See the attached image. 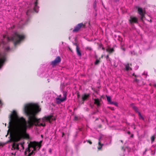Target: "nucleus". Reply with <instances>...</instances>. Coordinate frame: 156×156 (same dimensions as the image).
<instances>
[{
  "instance_id": "nucleus-1",
  "label": "nucleus",
  "mask_w": 156,
  "mask_h": 156,
  "mask_svg": "<svg viewBox=\"0 0 156 156\" xmlns=\"http://www.w3.org/2000/svg\"><path fill=\"white\" fill-rule=\"evenodd\" d=\"M41 110L37 104L29 103L26 105L24 111L28 117L27 121L23 118L19 117L15 111H13L9 115L8 133H9L10 140L14 142L12 147L13 149L20 151L23 149V143L17 142L25 137L28 128L34 125L42 126L45 125L46 122L49 120V116L39 119L35 117V115Z\"/></svg>"
},
{
  "instance_id": "nucleus-2",
  "label": "nucleus",
  "mask_w": 156,
  "mask_h": 156,
  "mask_svg": "<svg viewBox=\"0 0 156 156\" xmlns=\"http://www.w3.org/2000/svg\"><path fill=\"white\" fill-rule=\"evenodd\" d=\"M41 142L42 141H41L40 143L34 142L29 144L28 147L25 151L24 156H32L34 155L35 151L38 150L41 147Z\"/></svg>"
},
{
  "instance_id": "nucleus-3",
  "label": "nucleus",
  "mask_w": 156,
  "mask_h": 156,
  "mask_svg": "<svg viewBox=\"0 0 156 156\" xmlns=\"http://www.w3.org/2000/svg\"><path fill=\"white\" fill-rule=\"evenodd\" d=\"M24 38L25 36L24 35L19 34L17 33H15L11 38L7 37L6 39L8 41L11 40L13 41L14 42V45L16 46V44L19 43L20 41Z\"/></svg>"
},
{
  "instance_id": "nucleus-4",
  "label": "nucleus",
  "mask_w": 156,
  "mask_h": 156,
  "mask_svg": "<svg viewBox=\"0 0 156 156\" xmlns=\"http://www.w3.org/2000/svg\"><path fill=\"white\" fill-rule=\"evenodd\" d=\"M85 27V25L83 24V23H81L78 24L74 28V29L73 30V32H77L80 29V28H84Z\"/></svg>"
},
{
  "instance_id": "nucleus-5",
  "label": "nucleus",
  "mask_w": 156,
  "mask_h": 156,
  "mask_svg": "<svg viewBox=\"0 0 156 156\" xmlns=\"http://www.w3.org/2000/svg\"><path fill=\"white\" fill-rule=\"evenodd\" d=\"M6 59V54L4 53L0 54V68L3 65V63Z\"/></svg>"
},
{
  "instance_id": "nucleus-6",
  "label": "nucleus",
  "mask_w": 156,
  "mask_h": 156,
  "mask_svg": "<svg viewBox=\"0 0 156 156\" xmlns=\"http://www.w3.org/2000/svg\"><path fill=\"white\" fill-rule=\"evenodd\" d=\"M138 11L139 14L141 16L140 19L142 22H143L144 21L143 19L145 17V12L144 11H143L142 8L140 7L138 8Z\"/></svg>"
},
{
  "instance_id": "nucleus-7",
  "label": "nucleus",
  "mask_w": 156,
  "mask_h": 156,
  "mask_svg": "<svg viewBox=\"0 0 156 156\" xmlns=\"http://www.w3.org/2000/svg\"><path fill=\"white\" fill-rule=\"evenodd\" d=\"M61 58L59 56H58L53 61L51 62V64L53 66H55L59 63L61 62Z\"/></svg>"
},
{
  "instance_id": "nucleus-8",
  "label": "nucleus",
  "mask_w": 156,
  "mask_h": 156,
  "mask_svg": "<svg viewBox=\"0 0 156 156\" xmlns=\"http://www.w3.org/2000/svg\"><path fill=\"white\" fill-rule=\"evenodd\" d=\"M64 97L62 98H56V103L57 104H59L65 101L66 99V95L65 94H63Z\"/></svg>"
},
{
  "instance_id": "nucleus-9",
  "label": "nucleus",
  "mask_w": 156,
  "mask_h": 156,
  "mask_svg": "<svg viewBox=\"0 0 156 156\" xmlns=\"http://www.w3.org/2000/svg\"><path fill=\"white\" fill-rule=\"evenodd\" d=\"M56 115L54 114L49 115V123L55 122L56 119Z\"/></svg>"
},
{
  "instance_id": "nucleus-10",
  "label": "nucleus",
  "mask_w": 156,
  "mask_h": 156,
  "mask_svg": "<svg viewBox=\"0 0 156 156\" xmlns=\"http://www.w3.org/2000/svg\"><path fill=\"white\" fill-rule=\"evenodd\" d=\"M129 21L131 23H138V19L136 17L131 16Z\"/></svg>"
},
{
  "instance_id": "nucleus-11",
  "label": "nucleus",
  "mask_w": 156,
  "mask_h": 156,
  "mask_svg": "<svg viewBox=\"0 0 156 156\" xmlns=\"http://www.w3.org/2000/svg\"><path fill=\"white\" fill-rule=\"evenodd\" d=\"M90 95L89 94H84L82 95V101H83L82 104L84 103V101L87 100L88 98L90 97Z\"/></svg>"
},
{
  "instance_id": "nucleus-12",
  "label": "nucleus",
  "mask_w": 156,
  "mask_h": 156,
  "mask_svg": "<svg viewBox=\"0 0 156 156\" xmlns=\"http://www.w3.org/2000/svg\"><path fill=\"white\" fill-rule=\"evenodd\" d=\"M124 66L125 67L126 71H128L129 70H132V69L131 67L132 66L131 64L127 63L124 64Z\"/></svg>"
},
{
  "instance_id": "nucleus-13",
  "label": "nucleus",
  "mask_w": 156,
  "mask_h": 156,
  "mask_svg": "<svg viewBox=\"0 0 156 156\" xmlns=\"http://www.w3.org/2000/svg\"><path fill=\"white\" fill-rule=\"evenodd\" d=\"M37 1L36 0V1L35 2L34 4V10L35 11L37 12L38 11V7L37 6Z\"/></svg>"
},
{
  "instance_id": "nucleus-14",
  "label": "nucleus",
  "mask_w": 156,
  "mask_h": 156,
  "mask_svg": "<svg viewBox=\"0 0 156 156\" xmlns=\"http://www.w3.org/2000/svg\"><path fill=\"white\" fill-rule=\"evenodd\" d=\"M94 104L96 105L98 107L100 105V101L98 98L94 99Z\"/></svg>"
},
{
  "instance_id": "nucleus-15",
  "label": "nucleus",
  "mask_w": 156,
  "mask_h": 156,
  "mask_svg": "<svg viewBox=\"0 0 156 156\" xmlns=\"http://www.w3.org/2000/svg\"><path fill=\"white\" fill-rule=\"evenodd\" d=\"M100 139V138H99V141L98 142V150H101L102 147L103 146V144L101 143Z\"/></svg>"
},
{
  "instance_id": "nucleus-16",
  "label": "nucleus",
  "mask_w": 156,
  "mask_h": 156,
  "mask_svg": "<svg viewBox=\"0 0 156 156\" xmlns=\"http://www.w3.org/2000/svg\"><path fill=\"white\" fill-rule=\"evenodd\" d=\"M106 51L107 52H108L109 54H111L113 53L115 51V50L113 48H110L108 47L106 49Z\"/></svg>"
},
{
  "instance_id": "nucleus-17",
  "label": "nucleus",
  "mask_w": 156,
  "mask_h": 156,
  "mask_svg": "<svg viewBox=\"0 0 156 156\" xmlns=\"http://www.w3.org/2000/svg\"><path fill=\"white\" fill-rule=\"evenodd\" d=\"M76 51L77 55L79 56H81V53L80 50V48L79 47H77L76 48Z\"/></svg>"
},
{
  "instance_id": "nucleus-18",
  "label": "nucleus",
  "mask_w": 156,
  "mask_h": 156,
  "mask_svg": "<svg viewBox=\"0 0 156 156\" xmlns=\"http://www.w3.org/2000/svg\"><path fill=\"white\" fill-rule=\"evenodd\" d=\"M133 108L134 110V111L138 114H139V113H140L138 111V108L136 107L135 106H133Z\"/></svg>"
},
{
  "instance_id": "nucleus-19",
  "label": "nucleus",
  "mask_w": 156,
  "mask_h": 156,
  "mask_svg": "<svg viewBox=\"0 0 156 156\" xmlns=\"http://www.w3.org/2000/svg\"><path fill=\"white\" fill-rule=\"evenodd\" d=\"M138 116L139 117V119H141L143 120H144V119L143 117L141 115L140 113H139L138 114Z\"/></svg>"
},
{
  "instance_id": "nucleus-20",
  "label": "nucleus",
  "mask_w": 156,
  "mask_h": 156,
  "mask_svg": "<svg viewBox=\"0 0 156 156\" xmlns=\"http://www.w3.org/2000/svg\"><path fill=\"white\" fill-rule=\"evenodd\" d=\"M107 99L108 101L110 103L112 102L111 101V98L109 96H106Z\"/></svg>"
},
{
  "instance_id": "nucleus-21",
  "label": "nucleus",
  "mask_w": 156,
  "mask_h": 156,
  "mask_svg": "<svg viewBox=\"0 0 156 156\" xmlns=\"http://www.w3.org/2000/svg\"><path fill=\"white\" fill-rule=\"evenodd\" d=\"M155 137L154 136H152L151 137V143H153L154 141Z\"/></svg>"
},
{
  "instance_id": "nucleus-22",
  "label": "nucleus",
  "mask_w": 156,
  "mask_h": 156,
  "mask_svg": "<svg viewBox=\"0 0 156 156\" xmlns=\"http://www.w3.org/2000/svg\"><path fill=\"white\" fill-rule=\"evenodd\" d=\"M118 40L121 43L122 41V38L120 36H118Z\"/></svg>"
},
{
  "instance_id": "nucleus-23",
  "label": "nucleus",
  "mask_w": 156,
  "mask_h": 156,
  "mask_svg": "<svg viewBox=\"0 0 156 156\" xmlns=\"http://www.w3.org/2000/svg\"><path fill=\"white\" fill-rule=\"evenodd\" d=\"M100 60L99 59H97L94 62V64L95 65H98L100 62Z\"/></svg>"
},
{
  "instance_id": "nucleus-24",
  "label": "nucleus",
  "mask_w": 156,
  "mask_h": 156,
  "mask_svg": "<svg viewBox=\"0 0 156 156\" xmlns=\"http://www.w3.org/2000/svg\"><path fill=\"white\" fill-rule=\"evenodd\" d=\"M110 104H111L114 105L115 106L117 105V103L116 102H114L112 101Z\"/></svg>"
},
{
  "instance_id": "nucleus-25",
  "label": "nucleus",
  "mask_w": 156,
  "mask_h": 156,
  "mask_svg": "<svg viewBox=\"0 0 156 156\" xmlns=\"http://www.w3.org/2000/svg\"><path fill=\"white\" fill-rule=\"evenodd\" d=\"M9 47H7L5 48V51H7L9 50Z\"/></svg>"
},
{
  "instance_id": "nucleus-26",
  "label": "nucleus",
  "mask_w": 156,
  "mask_h": 156,
  "mask_svg": "<svg viewBox=\"0 0 156 156\" xmlns=\"http://www.w3.org/2000/svg\"><path fill=\"white\" fill-rule=\"evenodd\" d=\"M87 141L88 143L90 145L92 144V142L90 140H87Z\"/></svg>"
},
{
  "instance_id": "nucleus-27",
  "label": "nucleus",
  "mask_w": 156,
  "mask_h": 156,
  "mask_svg": "<svg viewBox=\"0 0 156 156\" xmlns=\"http://www.w3.org/2000/svg\"><path fill=\"white\" fill-rule=\"evenodd\" d=\"M74 119L75 120L77 121V120H78L79 118L78 117H77L76 116H75L74 117Z\"/></svg>"
},
{
  "instance_id": "nucleus-28",
  "label": "nucleus",
  "mask_w": 156,
  "mask_h": 156,
  "mask_svg": "<svg viewBox=\"0 0 156 156\" xmlns=\"http://www.w3.org/2000/svg\"><path fill=\"white\" fill-rule=\"evenodd\" d=\"M86 49H87V50H91V48L90 47H86Z\"/></svg>"
},
{
  "instance_id": "nucleus-29",
  "label": "nucleus",
  "mask_w": 156,
  "mask_h": 156,
  "mask_svg": "<svg viewBox=\"0 0 156 156\" xmlns=\"http://www.w3.org/2000/svg\"><path fill=\"white\" fill-rule=\"evenodd\" d=\"M96 2H94V8H95V7H96Z\"/></svg>"
},
{
  "instance_id": "nucleus-30",
  "label": "nucleus",
  "mask_w": 156,
  "mask_h": 156,
  "mask_svg": "<svg viewBox=\"0 0 156 156\" xmlns=\"http://www.w3.org/2000/svg\"><path fill=\"white\" fill-rule=\"evenodd\" d=\"M68 48L69 50V51H70L71 52H73V50L72 49L69 47H68Z\"/></svg>"
},
{
  "instance_id": "nucleus-31",
  "label": "nucleus",
  "mask_w": 156,
  "mask_h": 156,
  "mask_svg": "<svg viewBox=\"0 0 156 156\" xmlns=\"http://www.w3.org/2000/svg\"><path fill=\"white\" fill-rule=\"evenodd\" d=\"M98 128H102V126L101 124H100L98 126Z\"/></svg>"
},
{
  "instance_id": "nucleus-32",
  "label": "nucleus",
  "mask_w": 156,
  "mask_h": 156,
  "mask_svg": "<svg viewBox=\"0 0 156 156\" xmlns=\"http://www.w3.org/2000/svg\"><path fill=\"white\" fill-rule=\"evenodd\" d=\"M30 11V10H28L27 11V12H26V14L27 15H29V12Z\"/></svg>"
},
{
  "instance_id": "nucleus-33",
  "label": "nucleus",
  "mask_w": 156,
  "mask_h": 156,
  "mask_svg": "<svg viewBox=\"0 0 156 156\" xmlns=\"http://www.w3.org/2000/svg\"><path fill=\"white\" fill-rule=\"evenodd\" d=\"M73 45H75L76 47H79L78 45L76 43H73Z\"/></svg>"
},
{
  "instance_id": "nucleus-34",
  "label": "nucleus",
  "mask_w": 156,
  "mask_h": 156,
  "mask_svg": "<svg viewBox=\"0 0 156 156\" xmlns=\"http://www.w3.org/2000/svg\"><path fill=\"white\" fill-rule=\"evenodd\" d=\"M121 48L122 50L124 51H125V48H123V47H122Z\"/></svg>"
},
{
  "instance_id": "nucleus-35",
  "label": "nucleus",
  "mask_w": 156,
  "mask_h": 156,
  "mask_svg": "<svg viewBox=\"0 0 156 156\" xmlns=\"http://www.w3.org/2000/svg\"><path fill=\"white\" fill-rule=\"evenodd\" d=\"M120 44H121V47H123V46H124V44H122V42Z\"/></svg>"
},
{
  "instance_id": "nucleus-36",
  "label": "nucleus",
  "mask_w": 156,
  "mask_h": 156,
  "mask_svg": "<svg viewBox=\"0 0 156 156\" xmlns=\"http://www.w3.org/2000/svg\"><path fill=\"white\" fill-rule=\"evenodd\" d=\"M109 108L112 110H114V108H112V107H109Z\"/></svg>"
},
{
  "instance_id": "nucleus-37",
  "label": "nucleus",
  "mask_w": 156,
  "mask_h": 156,
  "mask_svg": "<svg viewBox=\"0 0 156 156\" xmlns=\"http://www.w3.org/2000/svg\"><path fill=\"white\" fill-rule=\"evenodd\" d=\"M132 76H134L135 77H136V75H135V74L134 73H133L132 74Z\"/></svg>"
},
{
  "instance_id": "nucleus-38",
  "label": "nucleus",
  "mask_w": 156,
  "mask_h": 156,
  "mask_svg": "<svg viewBox=\"0 0 156 156\" xmlns=\"http://www.w3.org/2000/svg\"><path fill=\"white\" fill-rule=\"evenodd\" d=\"M77 97L78 98H79L80 97V95L79 94H77Z\"/></svg>"
},
{
  "instance_id": "nucleus-39",
  "label": "nucleus",
  "mask_w": 156,
  "mask_h": 156,
  "mask_svg": "<svg viewBox=\"0 0 156 156\" xmlns=\"http://www.w3.org/2000/svg\"><path fill=\"white\" fill-rule=\"evenodd\" d=\"M109 58V55H107L106 56V58L107 59H108Z\"/></svg>"
},
{
  "instance_id": "nucleus-40",
  "label": "nucleus",
  "mask_w": 156,
  "mask_h": 156,
  "mask_svg": "<svg viewBox=\"0 0 156 156\" xmlns=\"http://www.w3.org/2000/svg\"><path fill=\"white\" fill-rule=\"evenodd\" d=\"M134 81H136V82H137V79L136 78H135L134 79Z\"/></svg>"
},
{
  "instance_id": "nucleus-41",
  "label": "nucleus",
  "mask_w": 156,
  "mask_h": 156,
  "mask_svg": "<svg viewBox=\"0 0 156 156\" xmlns=\"http://www.w3.org/2000/svg\"><path fill=\"white\" fill-rule=\"evenodd\" d=\"M2 103L1 101L0 100V107L2 105Z\"/></svg>"
},
{
  "instance_id": "nucleus-42",
  "label": "nucleus",
  "mask_w": 156,
  "mask_h": 156,
  "mask_svg": "<svg viewBox=\"0 0 156 156\" xmlns=\"http://www.w3.org/2000/svg\"><path fill=\"white\" fill-rule=\"evenodd\" d=\"M127 133L128 134H130V131H128L127 132Z\"/></svg>"
},
{
  "instance_id": "nucleus-43",
  "label": "nucleus",
  "mask_w": 156,
  "mask_h": 156,
  "mask_svg": "<svg viewBox=\"0 0 156 156\" xmlns=\"http://www.w3.org/2000/svg\"><path fill=\"white\" fill-rule=\"evenodd\" d=\"M130 137H133V134H132L131 135Z\"/></svg>"
},
{
  "instance_id": "nucleus-44",
  "label": "nucleus",
  "mask_w": 156,
  "mask_h": 156,
  "mask_svg": "<svg viewBox=\"0 0 156 156\" xmlns=\"http://www.w3.org/2000/svg\"><path fill=\"white\" fill-rule=\"evenodd\" d=\"M153 86L155 87H156V84H155L153 85Z\"/></svg>"
},
{
  "instance_id": "nucleus-45",
  "label": "nucleus",
  "mask_w": 156,
  "mask_h": 156,
  "mask_svg": "<svg viewBox=\"0 0 156 156\" xmlns=\"http://www.w3.org/2000/svg\"><path fill=\"white\" fill-rule=\"evenodd\" d=\"M2 42L3 44H5V41L4 40H3Z\"/></svg>"
},
{
  "instance_id": "nucleus-46",
  "label": "nucleus",
  "mask_w": 156,
  "mask_h": 156,
  "mask_svg": "<svg viewBox=\"0 0 156 156\" xmlns=\"http://www.w3.org/2000/svg\"><path fill=\"white\" fill-rule=\"evenodd\" d=\"M102 49L103 50H105V48H104V47H102Z\"/></svg>"
},
{
  "instance_id": "nucleus-47",
  "label": "nucleus",
  "mask_w": 156,
  "mask_h": 156,
  "mask_svg": "<svg viewBox=\"0 0 156 156\" xmlns=\"http://www.w3.org/2000/svg\"><path fill=\"white\" fill-rule=\"evenodd\" d=\"M3 38L4 39L5 38V37L4 36H3Z\"/></svg>"
},
{
  "instance_id": "nucleus-48",
  "label": "nucleus",
  "mask_w": 156,
  "mask_h": 156,
  "mask_svg": "<svg viewBox=\"0 0 156 156\" xmlns=\"http://www.w3.org/2000/svg\"><path fill=\"white\" fill-rule=\"evenodd\" d=\"M103 55H102L101 56V58H103Z\"/></svg>"
},
{
  "instance_id": "nucleus-49",
  "label": "nucleus",
  "mask_w": 156,
  "mask_h": 156,
  "mask_svg": "<svg viewBox=\"0 0 156 156\" xmlns=\"http://www.w3.org/2000/svg\"><path fill=\"white\" fill-rule=\"evenodd\" d=\"M120 141H121V142H122H122H123V141H122V140H121Z\"/></svg>"
},
{
  "instance_id": "nucleus-50",
  "label": "nucleus",
  "mask_w": 156,
  "mask_h": 156,
  "mask_svg": "<svg viewBox=\"0 0 156 156\" xmlns=\"http://www.w3.org/2000/svg\"><path fill=\"white\" fill-rule=\"evenodd\" d=\"M46 71H48V69H46Z\"/></svg>"
},
{
  "instance_id": "nucleus-51",
  "label": "nucleus",
  "mask_w": 156,
  "mask_h": 156,
  "mask_svg": "<svg viewBox=\"0 0 156 156\" xmlns=\"http://www.w3.org/2000/svg\"><path fill=\"white\" fill-rule=\"evenodd\" d=\"M64 135V133H62V136H63Z\"/></svg>"
},
{
  "instance_id": "nucleus-52",
  "label": "nucleus",
  "mask_w": 156,
  "mask_h": 156,
  "mask_svg": "<svg viewBox=\"0 0 156 156\" xmlns=\"http://www.w3.org/2000/svg\"><path fill=\"white\" fill-rule=\"evenodd\" d=\"M20 24H21V22H20Z\"/></svg>"
},
{
  "instance_id": "nucleus-53",
  "label": "nucleus",
  "mask_w": 156,
  "mask_h": 156,
  "mask_svg": "<svg viewBox=\"0 0 156 156\" xmlns=\"http://www.w3.org/2000/svg\"><path fill=\"white\" fill-rule=\"evenodd\" d=\"M38 73L39 74L40 73H39V72H38Z\"/></svg>"
},
{
  "instance_id": "nucleus-54",
  "label": "nucleus",
  "mask_w": 156,
  "mask_h": 156,
  "mask_svg": "<svg viewBox=\"0 0 156 156\" xmlns=\"http://www.w3.org/2000/svg\"><path fill=\"white\" fill-rule=\"evenodd\" d=\"M42 136H43L42 135H41V136L42 137Z\"/></svg>"
},
{
  "instance_id": "nucleus-55",
  "label": "nucleus",
  "mask_w": 156,
  "mask_h": 156,
  "mask_svg": "<svg viewBox=\"0 0 156 156\" xmlns=\"http://www.w3.org/2000/svg\"><path fill=\"white\" fill-rule=\"evenodd\" d=\"M48 76H47V77H48Z\"/></svg>"
}]
</instances>
